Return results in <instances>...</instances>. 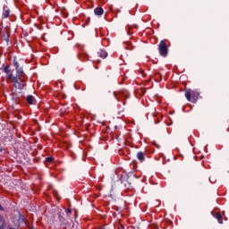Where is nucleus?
Returning <instances> with one entry per match:
<instances>
[{
    "instance_id": "obj_1",
    "label": "nucleus",
    "mask_w": 229,
    "mask_h": 229,
    "mask_svg": "<svg viewBox=\"0 0 229 229\" xmlns=\"http://www.w3.org/2000/svg\"><path fill=\"white\" fill-rule=\"evenodd\" d=\"M13 65L16 69V78L13 79V85L15 89H19L20 90H22L24 87H26V82L28 81V76H26V73L22 71V69L19 68V62L17 60H13Z\"/></svg>"
},
{
    "instance_id": "obj_2",
    "label": "nucleus",
    "mask_w": 229,
    "mask_h": 229,
    "mask_svg": "<svg viewBox=\"0 0 229 229\" xmlns=\"http://www.w3.org/2000/svg\"><path fill=\"white\" fill-rule=\"evenodd\" d=\"M185 98L191 103H196L199 98V92L192 89H185Z\"/></svg>"
},
{
    "instance_id": "obj_3",
    "label": "nucleus",
    "mask_w": 229,
    "mask_h": 229,
    "mask_svg": "<svg viewBox=\"0 0 229 229\" xmlns=\"http://www.w3.org/2000/svg\"><path fill=\"white\" fill-rule=\"evenodd\" d=\"M158 51L161 56H167V53H169V49L167 48V41L166 39H163L160 41L158 45Z\"/></svg>"
},
{
    "instance_id": "obj_4",
    "label": "nucleus",
    "mask_w": 229,
    "mask_h": 229,
    "mask_svg": "<svg viewBox=\"0 0 229 229\" xmlns=\"http://www.w3.org/2000/svg\"><path fill=\"white\" fill-rule=\"evenodd\" d=\"M114 98L117 101H123V105H126V99H128V91L123 89L118 93H114Z\"/></svg>"
},
{
    "instance_id": "obj_5",
    "label": "nucleus",
    "mask_w": 229,
    "mask_h": 229,
    "mask_svg": "<svg viewBox=\"0 0 229 229\" xmlns=\"http://www.w3.org/2000/svg\"><path fill=\"white\" fill-rule=\"evenodd\" d=\"M0 35L5 42H8V40H10V29L2 30Z\"/></svg>"
},
{
    "instance_id": "obj_6",
    "label": "nucleus",
    "mask_w": 229,
    "mask_h": 229,
    "mask_svg": "<svg viewBox=\"0 0 229 229\" xmlns=\"http://www.w3.org/2000/svg\"><path fill=\"white\" fill-rule=\"evenodd\" d=\"M212 216H215L216 219H217L220 225H223V216H221L219 212H213Z\"/></svg>"
},
{
    "instance_id": "obj_7",
    "label": "nucleus",
    "mask_w": 229,
    "mask_h": 229,
    "mask_svg": "<svg viewBox=\"0 0 229 229\" xmlns=\"http://www.w3.org/2000/svg\"><path fill=\"white\" fill-rule=\"evenodd\" d=\"M3 17L4 19H8V17H10V8L6 5L4 6Z\"/></svg>"
},
{
    "instance_id": "obj_8",
    "label": "nucleus",
    "mask_w": 229,
    "mask_h": 229,
    "mask_svg": "<svg viewBox=\"0 0 229 229\" xmlns=\"http://www.w3.org/2000/svg\"><path fill=\"white\" fill-rule=\"evenodd\" d=\"M78 58L79 60H81V62H87L89 60V55L82 53V54H79L78 55Z\"/></svg>"
},
{
    "instance_id": "obj_9",
    "label": "nucleus",
    "mask_w": 229,
    "mask_h": 229,
    "mask_svg": "<svg viewBox=\"0 0 229 229\" xmlns=\"http://www.w3.org/2000/svg\"><path fill=\"white\" fill-rule=\"evenodd\" d=\"M5 74H7V76H6V81H12L13 83V80H15V78H17V76H13V72H12V71H9V72H7V73H5Z\"/></svg>"
},
{
    "instance_id": "obj_10",
    "label": "nucleus",
    "mask_w": 229,
    "mask_h": 229,
    "mask_svg": "<svg viewBox=\"0 0 229 229\" xmlns=\"http://www.w3.org/2000/svg\"><path fill=\"white\" fill-rule=\"evenodd\" d=\"M0 229H6V220L2 215H0Z\"/></svg>"
},
{
    "instance_id": "obj_11",
    "label": "nucleus",
    "mask_w": 229,
    "mask_h": 229,
    "mask_svg": "<svg viewBox=\"0 0 229 229\" xmlns=\"http://www.w3.org/2000/svg\"><path fill=\"white\" fill-rule=\"evenodd\" d=\"M137 158H138V160H140V162H144V160H146V153L138 152Z\"/></svg>"
},
{
    "instance_id": "obj_12",
    "label": "nucleus",
    "mask_w": 229,
    "mask_h": 229,
    "mask_svg": "<svg viewBox=\"0 0 229 229\" xmlns=\"http://www.w3.org/2000/svg\"><path fill=\"white\" fill-rule=\"evenodd\" d=\"M26 101L29 105H35L36 99L35 97L29 95L26 98Z\"/></svg>"
},
{
    "instance_id": "obj_13",
    "label": "nucleus",
    "mask_w": 229,
    "mask_h": 229,
    "mask_svg": "<svg viewBox=\"0 0 229 229\" xmlns=\"http://www.w3.org/2000/svg\"><path fill=\"white\" fill-rule=\"evenodd\" d=\"M94 13H95V15L99 16V15H103V13H105V11L101 7H97L94 9Z\"/></svg>"
},
{
    "instance_id": "obj_14",
    "label": "nucleus",
    "mask_w": 229,
    "mask_h": 229,
    "mask_svg": "<svg viewBox=\"0 0 229 229\" xmlns=\"http://www.w3.org/2000/svg\"><path fill=\"white\" fill-rule=\"evenodd\" d=\"M98 56H100V58H106L108 56L106 51L104 50H100L99 52H98Z\"/></svg>"
},
{
    "instance_id": "obj_15",
    "label": "nucleus",
    "mask_w": 229,
    "mask_h": 229,
    "mask_svg": "<svg viewBox=\"0 0 229 229\" xmlns=\"http://www.w3.org/2000/svg\"><path fill=\"white\" fill-rule=\"evenodd\" d=\"M154 80L157 82L162 81V74L159 72L156 73L154 76Z\"/></svg>"
},
{
    "instance_id": "obj_16",
    "label": "nucleus",
    "mask_w": 229,
    "mask_h": 229,
    "mask_svg": "<svg viewBox=\"0 0 229 229\" xmlns=\"http://www.w3.org/2000/svg\"><path fill=\"white\" fill-rule=\"evenodd\" d=\"M58 219L63 225H67V222H65V218L62 215L58 216Z\"/></svg>"
},
{
    "instance_id": "obj_17",
    "label": "nucleus",
    "mask_w": 229,
    "mask_h": 229,
    "mask_svg": "<svg viewBox=\"0 0 229 229\" xmlns=\"http://www.w3.org/2000/svg\"><path fill=\"white\" fill-rule=\"evenodd\" d=\"M53 160H55V157H48L45 159V164H51L53 163Z\"/></svg>"
},
{
    "instance_id": "obj_18",
    "label": "nucleus",
    "mask_w": 229,
    "mask_h": 229,
    "mask_svg": "<svg viewBox=\"0 0 229 229\" xmlns=\"http://www.w3.org/2000/svg\"><path fill=\"white\" fill-rule=\"evenodd\" d=\"M10 71H12V70H10V65H5L4 68V72H5V74H6L7 72H10Z\"/></svg>"
},
{
    "instance_id": "obj_19",
    "label": "nucleus",
    "mask_w": 229,
    "mask_h": 229,
    "mask_svg": "<svg viewBox=\"0 0 229 229\" xmlns=\"http://www.w3.org/2000/svg\"><path fill=\"white\" fill-rule=\"evenodd\" d=\"M65 213H66L67 217H70L71 215L72 214V210H71V208H68L65 210Z\"/></svg>"
},
{
    "instance_id": "obj_20",
    "label": "nucleus",
    "mask_w": 229,
    "mask_h": 229,
    "mask_svg": "<svg viewBox=\"0 0 229 229\" xmlns=\"http://www.w3.org/2000/svg\"><path fill=\"white\" fill-rule=\"evenodd\" d=\"M140 73L142 74L143 78H146V73H144V70H140Z\"/></svg>"
},
{
    "instance_id": "obj_21",
    "label": "nucleus",
    "mask_w": 229,
    "mask_h": 229,
    "mask_svg": "<svg viewBox=\"0 0 229 229\" xmlns=\"http://www.w3.org/2000/svg\"><path fill=\"white\" fill-rule=\"evenodd\" d=\"M46 3H48V4H51V6H53V3H51V0H46Z\"/></svg>"
},
{
    "instance_id": "obj_22",
    "label": "nucleus",
    "mask_w": 229,
    "mask_h": 229,
    "mask_svg": "<svg viewBox=\"0 0 229 229\" xmlns=\"http://www.w3.org/2000/svg\"><path fill=\"white\" fill-rule=\"evenodd\" d=\"M89 22H90V18H87V19H86L85 23H86V24H89Z\"/></svg>"
},
{
    "instance_id": "obj_23",
    "label": "nucleus",
    "mask_w": 229,
    "mask_h": 229,
    "mask_svg": "<svg viewBox=\"0 0 229 229\" xmlns=\"http://www.w3.org/2000/svg\"><path fill=\"white\" fill-rule=\"evenodd\" d=\"M0 210L3 212V210H4V208H3V206H1L0 204Z\"/></svg>"
},
{
    "instance_id": "obj_24",
    "label": "nucleus",
    "mask_w": 229,
    "mask_h": 229,
    "mask_svg": "<svg viewBox=\"0 0 229 229\" xmlns=\"http://www.w3.org/2000/svg\"><path fill=\"white\" fill-rule=\"evenodd\" d=\"M21 221H24V216H21Z\"/></svg>"
},
{
    "instance_id": "obj_25",
    "label": "nucleus",
    "mask_w": 229,
    "mask_h": 229,
    "mask_svg": "<svg viewBox=\"0 0 229 229\" xmlns=\"http://www.w3.org/2000/svg\"><path fill=\"white\" fill-rule=\"evenodd\" d=\"M7 229H15L13 227H10V225L7 226Z\"/></svg>"
}]
</instances>
